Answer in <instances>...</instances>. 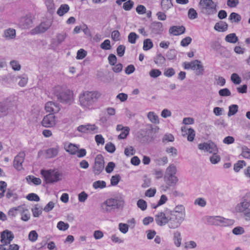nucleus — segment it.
<instances>
[{"label":"nucleus","mask_w":250,"mask_h":250,"mask_svg":"<svg viewBox=\"0 0 250 250\" xmlns=\"http://www.w3.org/2000/svg\"><path fill=\"white\" fill-rule=\"evenodd\" d=\"M102 94L98 91H86L81 94L79 102L81 105L85 109H91L94 103L101 98Z\"/></svg>","instance_id":"f257e3e1"},{"label":"nucleus","mask_w":250,"mask_h":250,"mask_svg":"<svg viewBox=\"0 0 250 250\" xmlns=\"http://www.w3.org/2000/svg\"><path fill=\"white\" fill-rule=\"evenodd\" d=\"M41 174L46 183H54L62 180L63 174L57 169L42 170Z\"/></svg>","instance_id":"f03ea898"},{"label":"nucleus","mask_w":250,"mask_h":250,"mask_svg":"<svg viewBox=\"0 0 250 250\" xmlns=\"http://www.w3.org/2000/svg\"><path fill=\"white\" fill-rule=\"evenodd\" d=\"M177 169L173 165H170L166 170L164 180L169 186H175L178 182V179L175 176Z\"/></svg>","instance_id":"7ed1b4c3"},{"label":"nucleus","mask_w":250,"mask_h":250,"mask_svg":"<svg viewBox=\"0 0 250 250\" xmlns=\"http://www.w3.org/2000/svg\"><path fill=\"white\" fill-rule=\"evenodd\" d=\"M200 6L203 13L208 15L216 13V4L212 0H200Z\"/></svg>","instance_id":"20e7f679"},{"label":"nucleus","mask_w":250,"mask_h":250,"mask_svg":"<svg viewBox=\"0 0 250 250\" xmlns=\"http://www.w3.org/2000/svg\"><path fill=\"white\" fill-rule=\"evenodd\" d=\"M53 90L54 94L57 97V99L61 101H69L73 97L72 91L70 90L63 91L62 88L60 86H55Z\"/></svg>","instance_id":"39448f33"},{"label":"nucleus","mask_w":250,"mask_h":250,"mask_svg":"<svg viewBox=\"0 0 250 250\" xmlns=\"http://www.w3.org/2000/svg\"><path fill=\"white\" fill-rule=\"evenodd\" d=\"M184 219L180 218V216H177L170 212L169 217L167 222V226L170 229H175L178 228L184 221Z\"/></svg>","instance_id":"423d86ee"},{"label":"nucleus","mask_w":250,"mask_h":250,"mask_svg":"<svg viewBox=\"0 0 250 250\" xmlns=\"http://www.w3.org/2000/svg\"><path fill=\"white\" fill-rule=\"evenodd\" d=\"M104 164L103 156L101 154L97 155L93 168V171L95 175H99L103 171L104 168Z\"/></svg>","instance_id":"0eeeda50"},{"label":"nucleus","mask_w":250,"mask_h":250,"mask_svg":"<svg viewBox=\"0 0 250 250\" xmlns=\"http://www.w3.org/2000/svg\"><path fill=\"white\" fill-rule=\"evenodd\" d=\"M170 215V211L165 212H159L155 216V221L157 225L160 226H165L167 224L168 218Z\"/></svg>","instance_id":"6e6552de"},{"label":"nucleus","mask_w":250,"mask_h":250,"mask_svg":"<svg viewBox=\"0 0 250 250\" xmlns=\"http://www.w3.org/2000/svg\"><path fill=\"white\" fill-rule=\"evenodd\" d=\"M198 148L201 150H205L210 153H216L218 151L216 145L213 142L209 143H204L198 145Z\"/></svg>","instance_id":"1a4fd4ad"},{"label":"nucleus","mask_w":250,"mask_h":250,"mask_svg":"<svg viewBox=\"0 0 250 250\" xmlns=\"http://www.w3.org/2000/svg\"><path fill=\"white\" fill-rule=\"evenodd\" d=\"M14 238V235L12 231L6 229L1 233L0 242L2 244L6 245L10 244Z\"/></svg>","instance_id":"9d476101"},{"label":"nucleus","mask_w":250,"mask_h":250,"mask_svg":"<svg viewBox=\"0 0 250 250\" xmlns=\"http://www.w3.org/2000/svg\"><path fill=\"white\" fill-rule=\"evenodd\" d=\"M50 26L51 23L49 21L42 22L39 26L31 30L30 33L32 35H35L43 33L45 32Z\"/></svg>","instance_id":"9b49d317"},{"label":"nucleus","mask_w":250,"mask_h":250,"mask_svg":"<svg viewBox=\"0 0 250 250\" xmlns=\"http://www.w3.org/2000/svg\"><path fill=\"white\" fill-rule=\"evenodd\" d=\"M25 154L24 152H20L15 158L14 167L18 170L23 169L22 163L24 162Z\"/></svg>","instance_id":"f8f14e48"},{"label":"nucleus","mask_w":250,"mask_h":250,"mask_svg":"<svg viewBox=\"0 0 250 250\" xmlns=\"http://www.w3.org/2000/svg\"><path fill=\"white\" fill-rule=\"evenodd\" d=\"M42 125L46 127L54 126L56 124V118L53 114L46 115L42 122Z\"/></svg>","instance_id":"ddd939ff"},{"label":"nucleus","mask_w":250,"mask_h":250,"mask_svg":"<svg viewBox=\"0 0 250 250\" xmlns=\"http://www.w3.org/2000/svg\"><path fill=\"white\" fill-rule=\"evenodd\" d=\"M98 127L95 125L87 124L81 125L78 127V130L84 133H94L97 132Z\"/></svg>","instance_id":"4468645a"},{"label":"nucleus","mask_w":250,"mask_h":250,"mask_svg":"<svg viewBox=\"0 0 250 250\" xmlns=\"http://www.w3.org/2000/svg\"><path fill=\"white\" fill-rule=\"evenodd\" d=\"M214 223L217 225L227 226L233 224V220L226 219L220 216H215L213 218Z\"/></svg>","instance_id":"2eb2a0df"},{"label":"nucleus","mask_w":250,"mask_h":250,"mask_svg":"<svg viewBox=\"0 0 250 250\" xmlns=\"http://www.w3.org/2000/svg\"><path fill=\"white\" fill-rule=\"evenodd\" d=\"M18 211H20L21 213H23L28 211V210L25 205H21L11 208L8 212V215L11 217H15L18 214Z\"/></svg>","instance_id":"dca6fc26"},{"label":"nucleus","mask_w":250,"mask_h":250,"mask_svg":"<svg viewBox=\"0 0 250 250\" xmlns=\"http://www.w3.org/2000/svg\"><path fill=\"white\" fill-rule=\"evenodd\" d=\"M64 150L69 154L74 155L78 150L79 146L71 143L65 142L63 144Z\"/></svg>","instance_id":"f3484780"},{"label":"nucleus","mask_w":250,"mask_h":250,"mask_svg":"<svg viewBox=\"0 0 250 250\" xmlns=\"http://www.w3.org/2000/svg\"><path fill=\"white\" fill-rule=\"evenodd\" d=\"M182 135L185 136L188 135V140L192 141L195 136V132L194 129L190 128H188L186 126H183L181 128Z\"/></svg>","instance_id":"a211bd4d"},{"label":"nucleus","mask_w":250,"mask_h":250,"mask_svg":"<svg viewBox=\"0 0 250 250\" xmlns=\"http://www.w3.org/2000/svg\"><path fill=\"white\" fill-rule=\"evenodd\" d=\"M185 27L182 26H172L169 29V34L173 36H179L185 32Z\"/></svg>","instance_id":"6ab92c4d"},{"label":"nucleus","mask_w":250,"mask_h":250,"mask_svg":"<svg viewBox=\"0 0 250 250\" xmlns=\"http://www.w3.org/2000/svg\"><path fill=\"white\" fill-rule=\"evenodd\" d=\"M193 70L196 71V75H203L204 72L203 66L200 61L194 60L192 61L191 68Z\"/></svg>","instance_id":"aec40b11"},{"label":"nucleus","mask_w":250,"mask_h":250,"mask_svg":"<svg viewBox=\"0 0 250 250\" xmlns=\"http://www.w3.org/2000/svg\"><path fill=\"white\" fill-rule=\"evenodd\" d=\"M45 109L47 112L56 113L59 111L60 108L59 106L55 103L49 102L46 104Z\"/></svg>","instance_id":"412c9836"},{"label":"nucleus","mask_w":250,"mask_h":250,"mask_svg":"<svg viewBox=\"0 0 250 250\" xmlns=\"http://www.w3.org/2000/svg\"><path fill=\"white\" fill-rule=\"evenodd\" d=\"M172 213L176 215L177 216H180L183 219H185V209L183 205L177 206L174 210H170Z\"/></svg>","instance_id":"4be33fe9"},{"label":"nucleus","mask_w":250,"mask_h":250,"mask_svg":"<svg viewBox=\"0 0 250 250\" xmlns=\"http://www.w3.org/2000/svg\"><path fill=\"white\" fill-rule=\"evenodd\" d=\"M242 208L240 210L242 211L247 209L250 206V192L246 194L243 197L242 202L240 203Z\"/></svg>","instance_id":"5701e85b"},{"label":"nucleus","mask_w":250,"mask_h":250,"mask_svg":"<svg viewBox=\"0 0 250 250\" xmlns=\"http://www.w3.org/2000/svg\"><path fill=\"white\" fill-rule=\"evenodd\" d=\"M163 24L161 22H154L152 24V31L155 34H161L163 32Z\"/></svg>","instance_id":"b1692460"},{"label":"nucleus","mask_w":250,"mask_h":250,"mask_svg":"<svg viewBox=\"0 0 250 250\" xmlns=\"http://www.w3.org/2000/svg\"><path fill=\"white\" fill-rule=\"evenodd\" d=\"M104 205L106 206L105 209L108 211L117 206V200L113 198L108 199L104 202Z\"/></svg>","instance_id":"393cba45"},{"label":"nucleus","mask_w":250,"mask_h":250,"mask_svg":"<svg viewBox=\"0 0 250 250\" xmlns=\"http://www.w3.org/2000/svg\"><path fill=\"white\" fill-rule=\"evenodd\" d=\"M33 21L31 16H26L21 19V26L23 28H29L32 26Z\"/></svg>","instance_id":"a878e982"},{"label":"nucleus","mask_w":250,"mask_h":250,"mask_svg":"<svg viewBox=\"0 0 250 250\" xmlns=\"http://www.w3.org/2000/svg\"><path fill=\"white\" fill-rule=\"evenodd\" d=\"M214 28L218 32H223L228 30V25L226 22L220 21L215 24Z\"/></svg>","instance_id":"bb28decb"},{"label":"nucleus","mask_w":250,"mask_h":250,"mask_svg":"<svg viewBox=\"0 0 250 250\" xmlns=\"http://www.w3.org/2000/svg\"><path fill=\"white\" fill-rule=\"evenodd\" d=\"M161 8L164 11H167L169 9L172 8V0H161Z\"/></svg>","instance_id":"cd10ccee"},{"label":"nucleus","mask_w":250,"mask_h":250,"mask_svg":"<svg viewBox=\"0 0 250 250\" xmlns=\"http://www.w3.org/2000/svg\"><path fill=\"white\" fill-rule=\"evenodd\" d=\"M69 10V6L68 5L64 4H62L59 8L57 10V14L60 16H62L64 15L65 13L68 12V11Z\"/></svg>","instance_id":"c85d7f7f"},{"label":"nucleus","mask_w":250,"mask_h":250,"mask_svg":"<svg viewBox=\"0 0 250 250\" xmlns=\"http://www.w3.org/2000/svg\"><path fill=\"white\" fill-rule=\"evenodd\" d=\"M246 166V163L244 160H239L234 164L233 169L235 172H238Z\"/></svg>","instance_id":"c756f323"},{"label":"nucleus","mask_w":250,"mask_h":250,"mask_svg":"<svg viewBox=\"0 0 250 250\" xmlns=\"http://www.w3.org/2000/svg\"><path fill=\"white\" fill-rule=\"evenodd\" d=\"M225 41L229 43H235L238 41V38L235 33H230L225 37Z\"/></svg>","instance_id":"7c9ffc66"},{"label":"nucleus","mask_w":250,"mask_h":250,"mask_svg":"<svg viewBox=\"0 0 250 250\" xmlns=\"http://www.w3.org/2000/svg\"><path fill=\"white\" fill-rule=\"evenodd\" d=\"M59 152V147L49 148L46 151V155L48 158H53L56 156Z\"/></svg>","instance_id":"2f4dec72"},{"label":"nucleus","mask_w":250,"mask_h":250,"mask_svg":"<svg viewBox=\"0 0 250 250\" xmlns=\"http://www.w3.org/2000/svg\"><path fill=\"white\" fill-rule=\"evenodd\" d=\"M166 62V59L161 54H158L154 59V62L158 66H162Z\"/></svg>","instance_id":"473e14b6"},{"label":"nucleus","mask_w":250,"mask_h":250,"mask_svg":"<svg viewBox=\"0 0 250 250\" xmlns=\"http://www.w3.org/2000/svg\"><path fill=\"white\" fill-rule=\"evenodd\" d=\"M5 37L8 39H14L16 37V30L12 28H9L4 31Z\"/></svg>","instance_id":"72a5a7b5"},{"label":"nucleus","mask_w":250,"mask_h":250,"mask_svg":"<svg viewBox=\"0 0 250 250\" xmlns=\"http://www.w3.org/2000/svg\"><path fill=\"white\" fill-rule=\"evenodd\" d=\"M147 117L152 123L158 124L159 123L158 116L153 112H148Z\"/></svg>","instance_id":"f704fd0d"},{"label":"nucleus","mask_w":250,"mask_h":250,"mask_svg":"<svg viewBox=\"0 0 250 250\" xmlns=\"http://www.w3.org/2000/svg\"><path fill=\"white\" fill-rule=\"evenodd\" d=\"M153 44L151 40L149 39H145L143 42V49L147 51L153 47Z\"/></svg>","instance_id":"c9c22d12"},{"label":"nucleus","mask_w":250,"mask_h":250,"mask_svg":"<svg viewBox=\"0 0 250 250\" xmlns=\"http://www.w3.org/2000/svg\"><path fill=\"white\" fill-rule=\"evenodd\" d=\"M241 155L244 158L250 159V149L247 146L242 147Z\"/></svg>","instance_id":"e433bc0d"},{"label":"nucleus","mask_w":250,"mask_h":250,"mask_svg":"<svg viewBox=\"0 0 250 250\" xmlns=\"http://www.w3.org/2000/svg\"><path fill=\"white\" fill-rule=\"evenodd\" d=\"M31 210L35 217H39L42 213V208L38 205L35 206Z\"/></svg>","instance_id":"4c0bfd02"},{"label":"nucleus","mask_w":250,"mask_h":250,"mask_svg":"<svg viewBox=\"0 0 250 250\" xmlns=\"http://www.w3.org/2000/svg\"><path fill=\"white\" fill-rule=\"evenodd\" d=\"M93 187L95 189L103 188L106 187V183L104 181L98 180L93 183Z\"/></svg>","instance_id":"58836bf2"},{"label":"nucleus","mask_w":250,"mask_h":250,"mask_svg":"<svg viewBox=\"0 0 250 250\" xmlns=\"http://www.w3.org/2000/svg\"><path fill=\"white\" fill-rule=\"evenodd\" d=\"M229 19L232 22L233 21L238 22L241 21V17L238 14L232 12L229 15Z\"/></svg>","instance_id":"ea45409f"},{"label":"nucleus","mask_w":250,"mask_h":250,"mask_svg":"<svg viewBox=\"0 0 250 250\" xmlns=\"http://www.w3.org/2000/svg\"><path fill=\"white\" fill-rule=\"evenodd\" d=\"M130 131V128L128 126H125V129L122 130L121 133L118 136V139H125L128 135Z\"/></svg>","instance_id":"a19ab883"},{"label":"nucleus","mask_w":250,"mask_h":250,"mask_svg":"<svg viewBox=\"0 0 250 250\" xmlns=\"http://www.w3.org/2000/svg\"><path fill=\"white\" fill-rule=\"evenodd\" d=\"M174 243L177 247H179L181 243V234L179 232L176 231L174 233Z\"/></svg>","instance_id":"79ce46f5"},{"label":"nucleus","mask_w":250,"mask_h":250,"mask_svg":"<svg viewBox=\"0 0 250 250\" xmlns=\"http://www.w3.org/2000/svg\"><path fill=\"white\" fill-rule=\"evenodd\" d=\"M28 181L29 180L35 185H39L41 184L42 181L39 178L35 177L33 176L29 175L26 177Z\"/></svg>","instance_id":"37998d69"},{"label":"nucleus","mask_w":250,"mask_h":250,"mask_svg":"<svg viewBox=\"0 0 250 250\" xmlns=\"http://www.w3.org/2000/svg\"><path fill=\"white\" fill-rule=\"evenodd\" d=\"M38 238V234L35 230L31 231L28 234V239L32 242H35Z\"/></svg>","instance_id":"c03bdc74"},{"label":"nucleus","mask_w":250,"mask_h":250,"mask_svg":"<svg viewBox=\"0 0 250 250\" xmlns=\"http://www.w3.org/2000/svg\"><path fill=\"white\" fill-rule=\"evenodd\" d=\"M133 5L134 2L131 0H128L124 2L123 8L125 11H129L133 7Z\"/></svg>","instance_id":"a18cd8bd"},{"label":"nucleus","mask_w":250,"mask_h":250,"mask_svg":"<svg viewBox=\"0 0 250 250\" xmlns=\"http://www.w3.org/2000/svg\"><path fill=\"white\" fill-rule=\"evenodd\" d=\"M138 38V36L135 32H131L128 36V42L132 43L134 44L136 42V40Z\"/></svg>","instance_id":"49530a36"},{"label":"nucleus","mask_w":250,"mask_h":250,"mask_svg":"<svg viewBox=\"0 0 250 250\" xmlns=\"http://www.w3.org/2000/svg\"><path fill=\"white\" fill-rule=\"evenodd\" d=\"M191 42V38L190 37H187L181 40L180 42V45L183 47H186L190 44Z\"/></svg>","instance_id":"de8ad7c7"},{"label":"nucleus","mask_w":250,"mask_h":250,"mask_svg":"<svg viewBox=\"0 0 250 250\" xmlns=\"http://www.w3.org/2000/svg\"><path fill=\"white\" fill-rule=\"evenodd\" d=\"M100 47L102 49L104 50H109L111 48V46L110 44V41L107 39L104 41L101 45Z\"/></svg>","instance_id":"09e8293b"},{"label":"nucleus","mask_w":250,"mask_h":250,"mask_svg":"<svg viewBox=\"0 0 250 250\" xmlns=\"http://www.w3.org/2000/svg\"><path fill=\"white\" fill-rule=\"evenodd\" d=\"M197 13L196 11L192 8H190L188 11V17L191 20H194L197 18Z\"/></svg>","instance_id":"8fccbe9b"},{"label":"nucleus","mask_w":250,"mask_h":250,"mask_svg":"<svg viewBox=\"0 0 250 250\" xmlns=\"http://www.w3.org/2000/svg\"><path fill=\"white\" fill-rule=\"evenodd\" d=\"M26 199L28 200L31 201H34L38 202L40 201L39 196L37 194L34 193H31L28 194L26 196Z\"/></svg>","instance_id":"3c124183"},{"label":"nucleus","mask_w":250,"mask_h":250,"mask_svg":"<svg viewBox=\"0 0 250 250\" xmlns=\"http://www.w3.org/2000/svg\"><path fill=\"white\" fill-rule=\"evenodd\" d=\"M167 197L164 194L162 195L161 196V198H160L159 201H158L157 205H155V206L153 205H152V207L154 208H156L166 203V202H167Z\"/></svg>","instance_id":"603ef678"},{"label":"nucleus","mask_w":250,"mask_h":250,"mask_svg":"<svg viewBox=\"0 0 250 250\" xmlns=\"http://www.w3.org/2000/svg\"><path fill=\"white\" fill-rule=\"evenodd\" d=\"M45 4L47 6L48 11L50 12H53L55 9V5L53 0H46Z\"/></svg>","instance_id":"864d4df0"},{"label":"nucleus","mask_w":250,"mask_h":250,"mask_svg":"<svg viewBox=\"0 0 250 250\" xmlns=\"http://www.w3.org/2000/svg\"><path fill=\"white\" fill-rule=\"evenodd\" d=\"M69 228V225L62 221H60L57 224V228L60 230H66Z\"/></svg>","instance_id":"5fc2aeb1"},{"label":"nucleus","mask_w":250,"mask_h":250,"mask_svg":"<svg viewBox=\"0 0 250 250\" xmlns=\"http://www.w3.org/2000/svg\"><path fill=\"white\" fill-rule=\"evenodd\" d=\"M238 105L236 104H232L229 107L228 112L229 116L233 115L238 111Z\"/></svg>","instance_id":"6e6d98bb"},{"label":"nucleus","mask_w":250,"mask_h":250,"mask_svg":"<svg viewBox=\"0 0 250 250\" xmlns=\"http://www.w3.org/2000/svg\"><path fill=\"white\" fill-rule=\"evenodd\" d=\"M231 80L235 84H240L241 82L240 77L236 73H233L231 76Z\"/></svg>","instance_id":"4d7b16f0"},{"label":"nucleus","mask_w":250,"mask_h":250,"mask_svg":"<svg viewBox=\"0 0 250 250\" xmlns=\"http://www.w3.org/2000/svg\"><path fill=\"white\" fill-rule=\"evenodd\" d=\"M137 206L141 210H145L147 208V204L145 200L143 199H139L137 202Z\"/></svg>","instance_id":"13d9d810"},{"label":"nucleus","mask_w":250,"mask_h":250,"mask_svg":"<svg viewBox=\"0 0 250 250\" xmlns=\"http://www.w3.org/2000/svg\"><path fill=\"white\" fill-rule=\"evenodd\" d=\"M162 74L160 70L157 69H153L149 72V75L151 77L155 78L160 76Z\"/></svg>","instance_id":"bf43d9fd"},{"label":"nucleus","mask_w":250,"mask_h":250,"mask_svg":"<svg viewBox=\"0 0 250 250\" xmlns=\"http://www.w3.org/2000/svg\"><path fill=\"white\" fill-rule=\"evenodd\" d=\"M87 54V52L83 49H80L77 52V59L79 60H82L83 59Z\"/></svg>","instance_id":"052dcab7"},{"label":"nucleus","mask_w":250,"mask_h":250,"mask_svg":"<svg viewBox=\"0 0 250 250\" xmlns=\"http://www.w3.org/2000/svg\"><path fill=\"white\" fill-rule=\"evenodd\" d=\"M105 150L110 153H113L115 151L116 148L114 144L111 143H108L105 146Z\"/></svg>","instance_id":"680f3d73"},{"label":"nucleus","mask_w":250,"mask_h":250,"mask_svg":"<svg viewBox=\"0 0 250 250\" xmlns=\"http://www.w3.org/2000/svg\"><path fill=\"white\" fill-rule=\"evenodd\" d=\"M120 177L119 175L112 176L110 180V183L112 186H116L119 182Z\"/></svg>","instance_id":"e2e57ef3"},{"label":"nucleus","mask_w":250,"mask_h":250,"mask_svg":"<svg viewBox=\"0 0 250 250\" xmlns=\"http://www.w3.org/2000/svg\"><path fill=\"white\" fill-rule=\"evenodd\" d=\"M245 232L244 229L241 227H237L232 230V233L235 235L242 234Z\"/></svg>","instance_id":"0e129e2a"},{"label":"nucleus","mask_w":250,"mask_h":250,"mask_svg":"<svg viewBox=\"0 0 250 250\" xmlns=\"http://www.w3.org/2000/svg\"><path fill=\"white\" fill-rule=\"evenodd\" d=\"M96 142L98 145H104V139L102 135H96L95 137Z\"/></svg>","instance_id":"69168bd1"},{"label":"nucleus","mask_w":250,"mask_h":250,"mask_svg":"<svg viewBox=\"0 0 250 250\" xmlns=\"http://www.w3.org/2000/svg\"><path fill=\"white\" fill-rule=\"evenodd\" d=\"M210 161L212 164H216L220 161V157L216 153H214L213 155L210 157Z\"/></svg>","instance_id":"338daca9"},{"label":"nucleus","mask_w":250,"mask_h":250,"mask_svg":"<svg viewBox=\"0 0 250 250\" xmlns=\"http://www.w3.org/2000/svg\"><path fill=\"white\" fill-rule=\"evenodd\" d=\"M235 139L232 136H227L225 137L223 140V142L225 144L230 145L234 142Z\"/></svg>","instance_id":"774afa93"}]
</instances>
